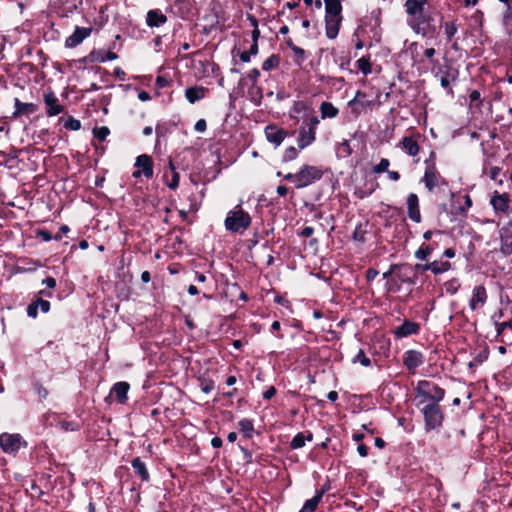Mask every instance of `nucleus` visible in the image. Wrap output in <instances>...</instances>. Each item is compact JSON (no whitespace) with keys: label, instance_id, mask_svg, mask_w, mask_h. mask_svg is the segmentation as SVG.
<instances>
[{"label":"nucleus","instance_id":"5","mask_svg":"<svg viewBox=\"0 0 512 512\" xmlns=\"http://www.w3.org/2000/svg\"><path fill=\"white\" fill-rule=\"evenodd\" d=\"M251 225V217L240 205L227 213L224 221L225 229L232 233H241Z\"/></svg>","mask_w":512,"mask_h":512},{"label":"nucleus","instance_id":"53","mask_svg":"<svg viewBox=\"0 0 512 512\" xmlns=\"http://www.w3.org/2000/svg\"><path fill=\"white\" fill-rule=\"evenodd\" d=\"M470 103H474L480 100V92L478 90H473L469 94Z\"/></svg>","mask_w":512,"mask_h":512},{"label":"nucleus","instance_id":"27","mask_svg":"<svg viewBox=\"0 0 512 512\" xmlns=\"http://www.w3.org/2000/svg\"><path fill=\"white\" fill-rule=\"evenodd\" d=\"M400 145L409 156H416L419 153V145L412 137H404Z\"/></svg>","mask_w":512,"mask_h":512},{"label":"nucleus","instance_id":"44","mask_svg":"<svg viewBox=\"0 0 512 512\" xmlns=\"http://www.w3.org/2000/svg\"><path fill=\"white\" fill-rule=\"evenodd\" d=\"M297 155H298L297 149L295 147L291 146L286 149L284 159L286 161H291V160L295 159L297 157Z\"/></svg>","mask_w":512,"mask_h":512},{"label":"nucleus","instance_id":"42","mask_svg":"<svg viewBox=\"0 0 512 512\" xmlns=\"http://www.w3.org/2000/svg\"><path fill=\"white\" fill-rule=\"evenodd\" d=\"M389 165H390L389 160L386 158H382L380 160V162L373 167V172L377 173V174L382 173V172H387Z\"/></svg>","mask_w":512,"mask_h":512},{"label":"nucleus","instance_id":"38","mask_svg":"<svg viewBox=\"0 0 512 512\" xmlns=\"http://www.w3.org/2000/svg\"><path fill=\"white\" fill-rule=\"evenodd\" d=\"M109 133H110V130L106 126L97 127V128H94V130H93L94 137H96L100 141H104L106 139V137L109 135Z\"/></svg>","mask_w":512,"mask_h":512},{"label":"nucleus","instance_id":"57","mask_svg":"<svg viewBox=\"0 0 512 512\" xmlns=\"http://www.w3.org/2000/svg\"><path fill=\"white\" fill-rule=\"evenodd\" d=\"M222 439L220 437H214L212 438L211 440V445L214 447V448H220L222 446Z\"/></svg>","mask_w":512,"mask_h":512},{"label":"nucleus","instance_id":"62","mask_svg":"<svg viewBox=\"0 0 512 512\" xmlns=\"http://www.w3.org/2000/svg\"><path fill=\"white\" fill-rule=\"evenodd\" d=\"M499 173H500V169L498 167L491 168V170H490V178L492 180H496V178L498 177Z\"/></svg>","mask_w":512,"mask_h":512},{"label":"nucleus","instance_id":"22","mask_svg":"<svg viewBox=\"0 0 512 512\" xmlns=\"http://www.w3.org/2000/svg\"><path fill=\"white\" fill-rule=\"evenodd\" d=\"M129 388L130 386L127 382H117L113 385L111 393L115 395L119 403L124 404L128 398Z\"/></svg>","mask_w":512,"mask_h":512},{"label":"nucleus","instance_id":"4","mask_svg":"<svg viewBox=\"0 0 512 512\" xmlns=\"http://www.w3.org/2000/svg\"><path fill=\"white\" fill-rule=\"evenodd\" d=\"M319 123L320 119L314 114H306L304 116L297 137V145L300 149H304L315 142Z\"/></svg>","mask_w":512,"mask_h":512},{"label":"nucleus","instance_id":"9","mask_svg":"<svg viewBox=\"0 0 512 512\" xmlns=\"http://www.w3.org/2000/svg\"><path fill=\"white\" fill-rule=\"evenodd\" d=\"M135 167H137L138 170L133 172V177L137 178L144 175L146 178H151L153 176V164L148 155L143 154L138 156Z\"/></svg>","mask_w":512,"mask_h":512},{"label":"nucleus","instance_id":"13","mask_svg":"<svg viewBox=\"0 0 512 512\" xmlns=\"http://www.w3.org/2000/svg\"><path fill=\"white\" fill-rule=\"evenodd\" d=\"M490 204L495 212H507L510 204V197L507 193L500 194L495 191L490 199Z\"/></svg>","mask_w":512,"mask_h":512},{"label":"nucleus","instance_id":"40","mask_svg":"<svg viewBox=\"0 0 512 512\" xmlns=\"http://www.w3.org/2000/svg\"><path fill=\"white\" fill-rule=\"evenodd\" d=\"M278 65V58L275 55H271L269 58H267L263 64L262 69L264 71H269L273 68H275Z\"/></svg>","mask_w":512,"mask_h":512},{"label":"nucleus","instance_id":"25","mask_svg":"<svg viewBox=\"0 0 512 512\" xmlns=\"http://www.w3.org/2000/svg\"><path fill=\"white\" fill-rule=\"evenodd\" d=\"M319 111L321 119H333L339 113V109L335 107L331 102L327 101H324L320 104Z\"/></svg>","mask_w":512,"mask_h":512},{"label":"nucleus","instance_id":"11","mask_svg":"<svg viewBox=\"0 0 512 512\" xmlns=\"http://www.w3.org/2000/svg\"><path fill=\"white\" fill-rule=\"evenodd\" d=\"M43 101L47 106V115L49 117L56 116L64 111V107L59 103L54 92L49 91L43 95Z\"/></svg>","mask_w":512,"mask_h":512},{"label":"nucleus","instance_id":"31","mask_svg":"<svg viewBox=\"0 0 512 512\" xmlns=\"http://www.w3.org/2000/svg\"><path fill=\"white\" fill-rule=\"evenodd\" d=\"M337 156L340 158H346L352 154V149L347 140L342 141L337 145L336 148Z\"/></svg>","mask_w":512,"mask_h":512},{"label":"nucleus","instance_id":"39","mask_svg":"<svg viewBox=\"0 0 512 512\" xmlns=\"http://www.w3.org/2000/svg\"><path fill=\"white\" fill-rule=\"evenodd\" d=\"M364 97H365V95H364L362 92L358 91V92L356 93L355 97H354L352 100H350V101L348 102V105H349L350 107H356L357 105H360L361 107H364V104H363V103H362V101H361V100H362V98H364ZM353 110H354V112H355L356 114H358V113H359V112L357 111V109H356V108H353Z\"/></svg>","mask_w":512,"mask_h":512},{"label":"nucleus","instance_id":"30","mask_svg":"<svg viewBox=\"0 0 512 512\" xmlns=\"http://www.w3.org/2000/svg\"><path fill=\"white\" fill-rule=\"evenodd\" d=\"M306 440H308V441L312 440L311 433H309L307 437H305L304 434H302V433H298L293 437L290 445L293 449H299L305 445Z\"/></svg>","mask_w":512,"mask_h":512},{"label":"nucleus","instance_id":"52","mask_svg":"<svg viewBox=\"0 0 512 512\" xmlns=\"http://www.w3.org/2000/svg\"><path fill=\"white\" fill-rule=\"evenodd\" d=\"M37 235L41 237L44 241H50L52 239V236L49 231L47 230H40L38 231Z\"/></svg>","mask_w":512,"mask_h":512},{"label":"nucleus","instance_id":"33","mask_svg":"<svg viewBox=\"0 0 512 512\" xmlns=\"http://www.w3.org/2000/svg\"><path fill=\"white\" fill-rule=\"evenodd\" d=\"M352 362L360 363L364 367H369L371 365V360L366 356L365 352L362 349H359L356 355L352 358Z\"/></svg>","mask_w":512,"mask_h":512},{"label":"nucleus","instance_id":"60","mask_svg":"<svg viewBox=\"0 0 512 512\" xmlns=\"http://www.w3.org/2000/svg\"><path fill=\"white\" fill-rule=\"evenodd\" d=\"M251 56H252V55L250 54V52H249V51H244V52H242V53L240 54V59H241V61H242V62L247 63V62H249V61H250Z\"/></svg>","mask_w":512,"mask_h":512},{"label":"nucleus","instance_id":"49","mask_svg":"<svg viewBox=\"0 0 512 512\" xmlns=\"http://www.w3.org/2000/svg\"><path fill=\"white\" fill-rule=\"evenodd\" d=\"M508 327L512 328V320L508 322H502L497 324V333L500 334L504 331V329H508Z\"/></svg>","mask_w":512,"mask_h":512},{"label":"nucleus","instance_id":"51","mask_svg":"<svg viewBox=\"0 0 512 512\" xmlns=\"http://www.w3.org/2000/svg\"><path fill=\"white\" fill-rule=\"evenodd\" d=\"M259 76H260V71L257 68L252 69L248 74V78L250 80H252L253 82H256L257 79L259 78Z\"/></svg>","mask_w":512,"mask_h":512},{"label":"nucleus","instance_id":"10","mask_svg":"<svg viewBox=\"0 0 512 512\" xmlns=\"http://www.w3.org/2000/svg\"><path fill=\"white\" fill-rule=\"evenodd\" d=\"M422 182L425 184L429 191H432L434 188L439 187L442 184H445L444 179L441 177L434 166H428L426 168Z\"/></svg>","mask_w":512,"mask_h":512},{"label":"nucleus","instance_id":"17","mask_svg":"<svg viewBox=\"0 0 512 512\" xmlns=\"http://www.w3.org/2000/svg\"><path fill=\"white\" fill-rule=\"evenodd\" d=\"M419 329V324L406 320L404 321L403 324L395 328L394 335L397 338H404L410 335L417 334L419 332Z\"/></svg>","mask_w":512,"mask_h":512},{"label":"nucleus","instance_id":"55","mask_svg":"<svg viewBox=\"0 0 512 512\" xmlns=\"http://www.w3.org/2000/svg\"><path fill=\"white\" fill-rule=\"evenodd\" d=\"M297 173H288L284 176L285 180L292 181L295 184V187L297 188Z\"/></svg>","mask_w":512,"mask_h":512},{"label":"nucleus","instance_id":"8","mask_svg":"<svg viewBox=\"0 0 512 512\" xmlns=\"http://www.w3.org/2000/svg\"><path fill=\"white\" fill-rule=\"evenodd\" d=\"M24 446H26V442L21 435L10 433L0 434V447L4 453L14 454Z\"/></svg>","mask_w":512,"mask_h":512},{"label":"nucleus","instance_id":"64","mask_svg":"<svg viewBox=\"0 0 512 512\" xmlns=\"http://www.w3.org/2000/svg\"><path fill=\"white\" fill-rule=\"evenodd\" d=\"M288 192V189L286 186L284 185H280L277 187V193L280 195V196H285Z\"/></svg>","mask_w":512,"mask_h":512},{"label":"nucleus","instance_id":"21","mask_svg":"<svg viewBox=\"0 0 512 512\" xmlns=\"http://www.w3.org/2000/svg\"><path fill=\"white\" fill-rule=\"evenodd\" d=\"M14 117H20L22 115H30L37 111V106L34 103H24L21 102L18 98L14 99Z\"/></svg>","mask_w":512,"mask_h":512},{"label":"nucleus","instance_id":"28","mask_svg":"<svg viewBox=\"0 0 512 512\" xmlns=\"http://www.w3.org/2000/svg\"><path fill=\"white\" fill-rule=\"evenodd\" d=\"M500 250L503 255L508 256L512 254V234L501 233V247Z\"/></svg>","mask_w":512,"mask_h":512},{"label":"nucleus","instance_id":"15","mask_svg":"<svg viewBox=\"0 0 512 512\" xmlns=\"http://www.w3.org/2000/svg\"><path fill=\"white\" fill-rule=\"evenodd\" d=\"M91 33L90 28L76 27L74 32L66 39V47L73 48L79 45Z\"/></svg>","mask_w":512,"mask_h":512},{"label":"nucleus","instance_id":"41","mask_svg":"<svg viewBox=\"0 0 512 512\" xmlns=\"http://www.w3.org/2000/svg\"><path fill=\"white\" fill-rule=\"evenodd\" d=\"M431 252L432 249L430 248V246L421 247L415 252V257L419 260L424 261L428 259Z\"/></svg>","mask_w":512,"mask_h":512},{"label":"nucleus","instance_id":"46","mask_svg":"<svg viewBox=\"0 0 512 512\" xmlns=\"http://www.w3.org/2000/svg\"><path fill=\"white\" fill-rule=\"evenodd\" d=\"M506 5V11L503 15V20H507L512 15L511 0H498Z\"/></svg>","mask_w":512,"mask_h":512},{"label":"nucleus","instance_id":"18","mask_svg":"<svg viewBox=\"0 0 512 512\" xmlns=\"http://www.w3.org/2000/svg\"><path fill=\"white\" fill-rule=\"evenodd\" d=\"M423 271L430 270L434 274H441L451 269V263L448 261L435 260L425 265H417Z\"/></svg>","mask_w":512,"mask_h":512},{"label":"nucleus","instance_id":"35","mask_svg":"<svg viewBox=\"0 0 512 512\" xmlns=\"http://www.w3.org/2000/svg\"><path fill=\"white\" fill-rule=\"evenodd\" d=\"M239 427L240 430L247 436H251L254 430L252 421L248 419H242L241 421H239Z\"/></svg>","mask_w":512,"mask_h":512},{"label":"nucleus","instance_id":"59","mask_svg":"<svg viewBox=\"0 0 512 512\" xmlns=\"http://www.w3.org/2000/svg\"><path fill=\"white\" fill-rule=\"evenodd\" d=\"M389 179L392 181H398L400 178V174L397 171H387Z\"/></svg>","mask_w":512,"mask_h":512},{"label":"nucleus","instance_id":"12","mask_svg":"<svg viewBox=\"0 0 512 512\" xmlns=\"http://www.w3.org/2000/svg\"><path fill=\"white\" fill-rule=\"evenodd\" d=\"M424 362L422 353L416 350H408L404 353L403 363L409 371L414 372Z\"/></svg>","mask_w":512,"mask_h":512},{"label":"nucleus","instance_id":"19","mask_svg":"<svg viewBox=\"0 0 512 512\" xmlns=\"http://www.w3.org/2000/svg\"><path fill=\"white\" fill-rule=\"evenodd\" d=\"M265 135L270 143L279 146L285 139L286 132L276 126H267L265 129Z\"/></svg>","mask_w":512,"mask_h":512},{"label":"nucleus","instance_id":"37","mask_svg":"<svg viewBox=\"0 0 512 512\" xmlns=\"http://www.w3.org/2000/svg\"><path fill=\"white\" fill-rule=\"evenodd\" d=\"M64 127L72 131H77L81 128V123L79 120L69 116L64 122Z\"/></svg>","mask_w":512,"mask_h":512},{"label":"nucleus","instance_id":"56","mask_svg":"<svg viewBox=\"0 0 512 512\" xmlns=\"http://www.w3.org/2000/svg\"><path fill=\"white\" fill-rule=\"evenodd\" d=\"M275 393H276V390H275V388L272 386V387H270L268 390H266V391L263 393V397H264L265 399H270V398H272V397L275 395Z\"/></svg>","mask_w":512,"mask_h":512},{"label":"nucleus","instance_id":"16","mask_svg":"<svg viewBox=\"0 0 512 512\" xmlns=\"http://www.w3.org/2000/svg\"><path fill=\"white\" fill-rule=\"evenodd\" d=\"M407 210H408V217L416 222L419 223L421 221V214L419 210V200L418 196L414 193H410L407 197Z\"/></svg>","mask_w":512,"mask_h":512},{"label":"nucleus","instance_id":"32","mask_svg":"<svg viewBox=\"0 0 512 512\" xmlns=\"http://www.w3.org/2000/svg\"><path fill=\"white\" fill-rule=\"evenodd\" d=\"M357 68L364 74L368 75L371 73V62L369 57H361L356 62Z\"/></svg>","mask_w":512,"mask_h":512},{"label":"nucleus","instance_id":"29","mask_svg":"<svg viewBox=\"0 0 512 512\" xmlns=\"http://www.w3.org/2000/svg\"><path fill=\"white\" fill-rule=\"evenodd\" d=\"M92 57L95 61L105 62L117 59V54L111 51L98 50L92 53Z\"/></svg>","mask_w":512,"mask_h":512},{"label":"nucleus","instance_id":"48","mask_svg":"<svg viewBox=\"0 0 512 512\" xmlns=\"http://www.w3.org/2000/svg\"><path fill=\"white\" fill-rule=\"evenodd\" d=\"M207 128L206 121L204 119H200L195 124V130L197 132H204Z\"/></svg>","mask_w":512,"mask_h":512},{"label":"nucleus","instance_id":"63","mask_svg":"<svg viewBox=\"0 0 512 512\" xmlns=\"http://www.w3.org/2000/svg\"><path fill=\"white\" fill-rule=\"evenodd\" d=\"M378 275V271L377 270H374V269H369L367 271V279L369 281L373 280L376 278V276Z\"/></svg>","mask_w":512,"mask_h":512},{"label":"nucleus","instance_id":"20","mask_svg":"<svg viewBox=\"0 0 512 512\" xmlns=\"http://www.w3.org/2000/svg\"><path fill=\"white\" fill-rule=\"evenodd\" d=\"M208 89L203 86H191L185 90V97L191 104L205 98Z\"/></svg>","mask_w":512,"mask_h":512},{"label":"nucleus","instance_id":"34","mask_svg":"<svg viewBox=\"0 0 512 512\" xmlns=\"http://www.w3.org/2000/svg\"><path fill=\"white\" fill-rule=\"evenodd\" d=\"M169 167L172 170V179H171V182L168 183V187L170 189L174 190L179 185V178H180V176H179V173L176 172L175 166H174V164H173V162L171 160L169 161Z\"/></svg>","mask_w":512,"mask_h":512},{"label":"nucleus","instance_id":"1","mask_svg":"<svg viewBox=\"0 0 512 512\" xmlns=\"http://www.w3.org/2000/svg\"><path fill=\"white\" fill-rule=\"evenodd\" d=\"M404 8L408 25L415 33L425 36L428 25L433 21L428 0H406Z\"/></svg>","mask_w":512,"mask_h":512},{"label":"nucleus","instance_id":"2","mask_svg":"<svg viewBox=\"0 0 512 512\" xmlns=\"http://www.w3.org/2000/svg\"><path fill=\"white\" fill-rule=\"evenodd\" d=\"M415 404L421 407L425 404L439 403L443 400L445 391L437 384L427 380H421L416 386Z\"/></svg>","mask_w":512,"mask_h":512},{"label":"nucleus","instance_id":"36","mask_svg":"<svg viewBox=\"0 0 512 512\" xmlns=\"http://www.w3.org/2000/svg\"><path fill=\"white\" fill-rule=\"evenodd\" d=\"M444 30H445V35L447 37L448 40H451L452 37L457 33V25L454 21H451V22H446L444 24Z\"/></svg>","mask_w":512,"mask_h":512},{"label":"nucleus","instance_id":"26","mask_svg":"<svg viewBox=\"0 0 512 512\" xmlns=\"http://www.w3.org/2000/svg\"><path fill=\"white\" fill-rule=\"evenodd\" d=\"M131 465L135 473L139 475L143 481L149 480L150 476L146 468V464L139 457L134 458L131 462Z\"/></svg>","mask_w":512,"mask_h":512},{"label":"nucleus","instance_id":"24","mask_svg":"<svg viewBox=\"0 0 512 512\" xmlns=\"http://www.w3.org/2000/svg\"><path fill=\"white\" fill-rule=\"evenodd\" d=\"M325 492V488H322L320 491H317L314 497H312L311 499L307 500L304 503L303 507L299 512H314Z\"/></svg>","mask_w":512,"mask_h":512},{"label":"nucleus","instance_id":"61","mask_svg":"<svg viewBox=\"0 0 512 512\" xmlns=\"http://www.w3.org/2000/svg\"><path fill=\"white\" fill-rule=\"evenodd\" d=\"M248 51L252 56H255L258 53V43H256V40L252 42Z\"/></svg>","mask_w":512,"mask_h":512},{"label":"nucleus","instance_id":"3","mask_svg":"<svg viewBox=\"0 0 512 512\" xmlns=\"http://www.w3.org/2000/svg\"><path fill=\"white\" fill-rule=\"evenodd\" d=\"M324 2L326 36L329 39H334L339 33L340 23L342 20V5L339 0H324Z\"/></svg>","mask_w":512,"mask_h":512},{"label":"nucleus","instance_id":"23","mask_svg":"<svg viewBox=\"0 0 512 512\" xmlns=\"http://www.w3.org/2000/svg\"><path fill=\"white\" fill-rule=\"evenodd\" d=\"M167 17L159 10H150L147 13L146 22L150 27H159L166 23Z\"/></svg>","mask_w":512,"mask_h":512},{"label":"nucleus","instance_id":"47","mask_svg":"<svg viewBox=\"0 0 512 512\" xmlns=\"http://www.w3.org/2000/svg\"><path fill=\"white\" fill-rule=\"evenodd\" d=\"M35 303L38 304V308H40L44 313H47L50 310V302L47 300L38 299Z\"/></svg>","mask_w":512,"mask_h":512},{"label":"nucleus","instance_id":"6","mask_svg":"<svg viewBox=\"0 0 512 512\" xmlns=\"http://www.w3.org/2000/svg\"><path fill=\"white\" fill-rule=\"evenodd\" d=\"M418 408L424 416L426 430H434L442 425L443 413L439 403L425 404Z\"/></svg>","mask_w":512,"mask_h":512},{"label":"nucleus","instance_id":"54","mask_svg":"<svg viewBox=\"0 0 512 512\" xmlns=\"http://www.w3.org/2000/svg\"><path fill=\"white\" fill-rule=\"evenodd\" d=\"M357 451L361 457H366L368 455V448L364 444L358 445Z\"/></svg>","mask_w":512,"mask_h":512},{"label":"nucleus","instance_id":"7","mask_svg":"<svg viewBox=\"0 0 512 512\" xmlns=\"http://www.w3.org/2000/svg\"><path fill=\"white\" fill-rule=\"evenodd\" d=\"M323 175L320 168L316 166L304 165L297 172V189L307 187L318 181Z\"/></svg>","mask_w":512,"mask_h":512},{"label":"nucleus","instance_id":"45","mask_svg":"<svg viewBox=\"0 0 512 512\" xmlns=\"http://www.w3.org/2000/svg\"><path fill=\"white\" fill-rule=\"evenodd\" d=\"M27 315L31 318H36L38 315V304L35 302L31 303L27 307Z\"/></svg>","mask_w":512,"mask_h":512},{"label":"nucleus","instance_id":"58","mask_svg":"<svg viewBox=\"0 0 512 512\" xmlns=\"http://www.w3.org/2000/svg\"><path fill=\"white\" fill-rule=\"evenodd\" d=\"M138 99H139L140 101L145 102V101L150 100V95H149V93H148V92H146V91H140V92H139V94H138Z\"/></svg>","mask_w":512,"mask_h":512},{"label":"nucleus","instance_id":"43","mask_svg":"<svg viewBox=\"0 0 512 512\" xmlns=\"http://www.w3.org/2000/svg\"><path fill=\"white\" fill-rule=\"evenodd\" d=\"M459 286L460 285H459L458 281L455 279L445 283L446 292L451 295H454L458 291Z\"/></svg>","mask_w":512,"mask_h":512},{"label":"nucleus","instance_id":"14","mask_svg":"<svg viewBox=\"0 0 512 512\" xmlns=\"http://www.w3.org/2000/svg\"><path fill=\"white\" fill-rule=\"evenodd\" d=\"M487 301V293L484 286H476L472 291V297L469 301V307L475 311L485 305Z\"/></svg>","mask_w":512,"mask_h":512},{"label":"nucleus","instance_id":"50","mask_svg":"<svg viewBox=\"0 0 512 512\" xmlns=\"http://www.w3.org/2000/svg\"><path fill=\"white\" fill-rule=\"evenodd\" d=\"M42 283L49 289H54L56 287V280L53 277H47Z\"/></svg>","mask_w":512,"mask_h":512}]
</instances>
